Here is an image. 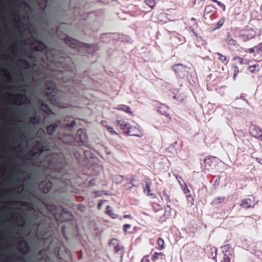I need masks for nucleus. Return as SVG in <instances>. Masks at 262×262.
<instances>
[{
  "label": "nucleus",
  "instance_id": "obj_8",
  "mask_svg": "<svg viewBox=\"0 0 262 262\" xmlns=\"http://www.w3.org/2000/svg\"><path fill=\"white\" fill-rule=\"evenodd\" d=\"M250 133L253 137L258 139L262 136V129L255 125H252L251 126Z\"/></svg>",
  "mask_w": 262,
  "mask_h": 262
},
{
  "label": "nucleus",
  "instance_id": "obj_31",
  "mask_svg": "<svg viewBox=\"0 0 262 262\" xmlns=\"http://www.w3.org/2000/svg\"><path fill=\"white\" fill-rule=\"evenodd\" d=\"M163 192L166 200L167 201L168 203H170L171 200L170 197V192L166 189L164 190Z\"/></svg>",
  "mask_w": 262,
  "mask_h": 262
},
{
  "label": "nucleus",
  "instance_id": "obj_48",
  "mask_svg": "<svg viewBox=\"0 0 262 262\" xmlns=\"http://www.w3.org/2000/svg\"><path fill=\"white\" fill-rule=\"evenodd\" d=\"M20 62L25 66H28L29 62L25 59H20Z\"/></svg>",
  "mask_w": 262,
  "mask_h": 262
},
{
  "label": "nucleus",
  "instance_id": "obj_59",
  "mask_svg": "<svg viewBox=\"0 0 262 262\" xmlns=\"http://www.w3.org/2000/svg\"><path fill=\"white\" fill-rule=\"evenodd\" d=\"M17 111V109L15 107L12 108V112L13 113H15Z\"/></svg>",
  "mask_w": 262,
  "mask_h": 262
},
{
  "label": "nucleus",
  "instance_id": "obj_10",
  "mask_svg": "<svg viewBox=\"0 0 262 262\" xmlns=\"http://www.w3.org/2000/svg\"><path fill=\"white\" fill-rule=\"evenodd\" d=\"M252 198V199L251 198H245L243 200L241 204V206L246 209L251 207H254L255 203L253 201L254 198L253 197Z\"/></svg>",
  "mask_w": 262,
  "mask_h": 262
},
{
  "label": "nucleus",
  "instance_id": "obj_64",
  "mask_svg": "<svg viewBox=\"0 0 262 262\" xmlns=\"http://www.w3.org/2000/svg\"><path fill=\"white\" fill-rule=\"evenodd\" d=\"M213 259H214V260H216V257H215V256H214Z\"/></svg>",
  "mask_w": 262,
  "mask_h": 262
},
{
  "label": "nucleus",
  "instance_id": "obj_4",
  "mask_svg": "<svg viewBox=\"0 0 262 262\" xmlns=\"http://www.w3.org/2000/svg\"><path fill=\"white\" fill-rule=\"evenodd\" d=\"M109 244L113 246L115 253L120 255L122 258L124 254V248L119 244V241L116 238H113L110 241Z\"/></svg>",
  "mask_w": 262,
  "mask_h": 262
},
{
  "label": "nucleus",
  "instance_id": "obj_38",
  "mask_svg": "<svg viewBox=\"0 0 262 262\" xmlns=\"http://www.w3.org/2000/svg\"><path fill=\"white\" fill-rule=\"evenodd\" d=\"M214 179H215V182L214 183V186H218L220 184L221 178L219 176H214Z\"/></svg>",
  "mask_w": 262,
  "mask_h": 262
},
{
  "label": "nucleus",
  "instance_id": "obj_39",
  "mask_svg": "<svg viewBox=\"0 0 262 262\" xmlns=\"http://www.w3.org/2000/svg\"><path fill=\"white\" fill-rule=\"evenodd\" d=\"M214 3H216L217 4V5L223 9V10H225V5L222 2L218 1L217 0H214Z\"/></svg>",
  "mask_w": 262,
  "mask_h": 262
},
{
  "label": "nucleus",
  "instance_id": "obj_42",
  "mask_svg": "<svg viewBox=\"0 0 262 262\" xmlns=\"http://www.w3.org/2000/svg\"><path fill=\"white\" fill-rule=\"evenodd\" d=\"M234 60L238 59V61H239V62L241 64H244L245 59H244V58H243L242 57H240L238 56H235V57L234 58Z\"/></svg>",
  "mask_w": 262,
  "mask_h": 262
},
{
  "label": "nucleus",
  "instance_id": "obj_6",
  "mask_svg": "<svg viewBox=\"0 0 262 262\" xmlns=\"http://www.w3.org/2000/svg\"><path fill=\"white\" fill-rule=\"evenodd\" d=\"M35 148L37 149V151L33 152V155H40L43 151L49 150V146L48 145H45L42 141H38L35 145Z\"/></svg>",
  "mask_w": 262,
  "mask_h": 262
},
{
  "label": "nucleus",
  "instance_id": "obj_58",
  "mask_svg": "<svg viewBox=\"0 0 262 262\" xmlns=\"http://www.w3.org/2000/svg\"><path fill=\"white\" fill-rule=\"evenodd\" d=\"M191 20L193 21L194 23V25H195V27H197L198 26V25H197V23L195 22V19L194 18H191Z\"/></svg>",
  "mask_w": 262,
  "mask_h": 262
},
{
  "label": "nucleus",
  "instance_id": "obj_46",
  "mask_svg": "<svg viewBox=\"0 0 262 262\" xmlns=\"http://www.w3.org/2000/svg\"><path fill=\"white\" fill-rule=\"evenodd\" d=\"M130 227H131V226L130 224H126L123 225V229L124 231H125L126 232L127 231V229H130Z\"/></svg>",
  "mask_w": 262,
  "mask_h": 262
},
{
  "label": "nucleus",
  "instance_id": "obj_33",
  "mask_svg": "<svg viewBox=\"0 0 262 262\" xmlns=\"http://www.w3.org/2000/svg\"><path fill=\"white\" fill-rule=\"evenodd\" d=\"M105 128L107 129V130L112 135H118L117 133L114 130V128L110 126L109 125H105Z\"/></svg>",
  "mask_w": 262,
  "mask_h": 262
},
{
  "label": "nucleus",
  "instance_id": "obj_28",
  "mask_svg": "<svg viewBox=\"0 0 262 262\" xmlns=\"http://www.w3.org/2000/svg\"><path fill=\"white\" fill-rule=\"evenodd\" d=\"M157 244L159 246V250H163L164 248V241L162 238L159 237L158 238Z\"/></svg>",
  "mask_w": 262,
  "mask_h": 262
},
{
  "label": "nucleus",
  "instance_id": "obj_29",
  "mask_svg": "<svg viewBox=\"0 0 262 262\" xmlns=\"http://www.w3.org/2000/svg\"><path fill=\"white\" fill-rule=\"evenodd\" d=\"M216 54L219 56V59L221 60L225 64H227L229 62V60L226 56L218 53H217Z\"/></svg>",
  "mask_w": 262,
  "mask_h": 262
},
{
  "label": "nucleus",
  "instance_id": "obj_9",
  "mask_svg": "<svg viewBox=\"0 0 262 262\" xmlns=\"http://www.w3.org/2000/svg\"><path fill=\"white\" fill-rule=\"evenodd\" d=\"M143 188L144 190V192H147V194L150 196L155 195V194L151 193L150 190V185L151 184V181L149 178L145 179L143 181Z\"/></svg>",
  "mask_w": 262,
  "mask_h": 262
},
{
  "label": "nucleus",
  "instance_id": "obj_52",
  "mask_svg": "<svg viewBox=\"0 0 262 262\" xmlns=\"http://www.w3.org/2000/svg\"><path fill=\"white\" fill-rule=\"evenodd\" d=\"M248 50H249V52L250 53H255V47H254L253 48H252L249 49Z\"/></svg>",
  "mask_w": 262,
  "mask_h": 262
},
{
  "label": "nucleus",
  "instance_id": "obj_25",
  "mask_svg": "<svg viewBox=\"0 0 262 262\" xmlns=\"http://www.w3.org/2000/svg\"><path fill=\"white\" fill-rule=\"evenodd\" d=\"M227 41L229 44L232 45H235L236 43V41L232 38L231 34L229 32L227 33Z\"/></svg>",
  "mask_w": 262,
  "mask_h": 262
},
{
  "label": "nucleus",
  "instance_id": "obj_36",
  "mask_svg": "<svg viewBox=\"0 0 262 262\" xmlns=\"http://www.w3.org/2000/svg\"><path fill=\"white\" fill-rule=\"evenodd\" d=\"M254 47L256 53H260V52H262V42Z\"/></svg>",
  "mask_w": 262,
  "mask_h": 262
},
{
  "label": "nucleus",
  "instance_id": "obj_30",
  "mask_svg": "<svg viewBox=\"0 0 262 262\" xmlns=\"http://www.w3.org/2000/svg\"><path fill=\"white\" fill-rule=\"evenodd\" d=\"M144 3L152 9L155 7L156 4L155 0H145Z\"/></svg>",
  "mask_w": 262,
  "mask_h": 262
},
{
  "label": "nucleus",
  "instance_id": "obj_45",
  "mask_svg": "<svg viewBox=\"0 0 262 262\" xmlns=\"http://www.w3.org/2000/svg\"><path fill=\"white\" fill-rule=\"evenodd\" d=\"M82 133V131L81 130H78L77 132V136L79 135V137L78 138V141L82 142V138L81 137Z\"/></svg>",
  "mask_w": 262,
  "mask_h": 262
},
{
  "label": "nucleus",
  "instance_id": "obj_40",
  "mask_svg": "<svg viewBox=\"0 0 262 262\" xmlns=\"http://www.w3.org/2000/svg\"><path fill=\"white\" fill-rule=\"evenodd\" d=\"M233 68L234 69V73L233 76V79H235V77L237 76V74L239 72L238 68L236 66H234Z\"/></svg>",
  "mask_w": 262,
  "mask_h": 262
},
{
  "label": "nucleus",
  "instance_id": "obj_3",
  "mask_svg": "<svg viewBox=\"0 0 262 262\" xmlns=\"http://www.w3.org/2000/svg\"><path fill=\"white\" fill-rule=\"evenodd\" d=\"M48 210L53 214L55 219L58 222H62L61 217L62 208L53 204H48L46 206Z\"/></svg>",
  "mask_w": 262,
  "mask_h": 262
},
{
  "label": "nucleus",
  "instance_id": "obj_11",
  "mask_svg": "<svg viewBox=\"0 0 262 262\" xmlns=\"http://www.w3.org/2000/svg\"><path fill=\"white\" fill-rule=\"evenodd\" d=\"M115 109L118 111H123L127 114H128L131 116H134V114L133 112L131 110V108L128 106L124 104H120L117 105Z\"/></svg>",
  "mask_w": 262,
  "mask_h": 262
},
{
  "label": "nucleus",
  "instance_id": "obj_44",
  "mask_svg": "<svg viewBox=\"0 0 262 262\" xmlns=\"http://www.w3.org/2000/svg\"><path fill=\"white\" fill-rule=\"evenodd\" d=\"M69 190L68 186L66 185V187L61 188L58 190V192L59 193L65 192Z\"/></svg>",
  "mask_w": 262,
  "mask_h": 262
},
{
  "label": "nucleus",
  "instance_id": "obj_63",
  "mask_svg": "<svg viewBox=\"0 0 262 262\" xmlns=\"http://www.w3.org/2000/svg\"><path fill=\"white\" fill-rule=\"evenodd\" d=\"M259 140H260L261 141H262V135L261 136V137H260V138H259Z\"/></svg>",
  "mask_w": 262,
  "mask_h": 262
},
{
  "label": "nucleus",
  "instance_id": "obj_24",
  "mask_svg": "<svg viewBox=\"0 0 262 262\" xmlns=\"http://www.w3.org/2000/svg\"><path fill=\"white\" fill-rule=\"evenodd\" d=\"M251 73H254L255 71H258L260 70L259 66L258 64H255L252 66H249L247 68Z\"/></svg>",
  "mask_w": 262,
  "mask_h": 262
},
{
  "label": "nucleus",
  "instance_id": "obj_12",
  "mask_svg": "<svg viewBox=\"0 0 262 262\" xmlns=\"http://www.w3.org/2000/svg\"><path fill=\"white\" fill-rule=\"evenodd\" d=\"M46 220L43 219L41 220V222L38 225V230L39 232H41L42 233H45L49 231V228L51 227L50 223H48L47 225H46V228L45 229L42 230V227L44 226V224H46Z\"/></svg>",
  "mask_w": 262,
  "mask_h": 262
},
{
  "label": "nucleus",
  "instance_id": "obj_17",
  "mask_svg": "<svg viewBox=\"0 0 262 262\" xmlns=\"http://www.w3.org/2000/svg\"><path fill=\"white\" fill-rule=\"evenodd\" d=\"M183 184H182L181 182H180V181L179 180V183L180 184V185L181 186V187L183 189L184 193L186 194V195H188V194H191L190 190L189 189L187 184L186 183H185L183 181Z\"/></svg>",
  "mask_w": 262,
  "mask_h": 262
},
{
  "label": "nucleus",
  "instance_id": "obj_41",
  "mask_svg": "<svg viewBox=\"0 0 262 262\" xmlns=\"http://www.w3.org/2000/svg\"><path fill=\"white\" fill-rule=\"evenodd\" d=\"M76 124V122L74 120H72L70 123H66L65 126L67 127H74Z\"/></svg>",
  "mask_w": 262,
  "mask_h": 262
},
{
  "label": "nucleus",
  "instance_id": "obj_47",
  "mask_svg": "<svg viewBox=\"0 0 262 262\" xmlns=\"http://www.w3.org/2000/svg\"><path fill=\"white\" fill-rule=\"evenodd\" d=\"M148 255H146L145 256H144L142 259H141V262H149V259L148 258Z\"/></svg>",
  "mask_w": 262,
  "mask_h": 262
},
{
  "label": "nucleus",
  "instance_id": "obj_43",
  "mask_svg": "<svg viewBox=\"0 0 262 262\" xmlns=\"http://www.w3.org/2000/svg\"><path fill=\"white\" fill-rule=\"evenodd\" d=\"M16 99H18L19 100H22L23 98L25 97V95L21 94H17L14 95Z\"/></svg>",
  "mask_w": 262,
  "mask_h": 262
},
{
  "label": "nucleus",
  "instance_id": "obj_27",
  "mask_svg": "<svg viewBox=\"0 0 262 262\" xmlns=\"http://www.w3.org/2000/svg\"><path fill=\"white\" fill-rule=\"evenodd\" d=\"M186 199H187V204L190 206H192L194 205V198L191 196V194H188L186 195Z\"/></svg>",
  "mask_w": 262,
  "mask_h": 262
},
{
  "label": "nucleus",
  "instance_id": "obj_56",
  "mask_svg": "<svg viewBox=\"0 0 262 262\" xmlns=\"http://www.w3.org/2000/svg\"><path fill=\"white\" fill-rule=\"evenodd\" d=\"M250 61L246 59H245L244 64H248L249 63Z\"/></svg>",
  "mask_w": 262,
  "mask_h": 262
},
{
  "label": "nucleus",
  "instance_id": "obj_26",
  "mask_svg": "<svg viewBox=\"0 0 262 262\" xmlns=\"http://www.w3.org/2000/svg\"><path fill=\"white\" fill-rule=\"evenodd\" d=\"M135 179L133 178L131 180H130L129 181L126 182L124 185V186L126 189H129L132 188L134 186V184H133V181H134Z\"/></svg>",
  "mask_w": 262,
  "mask_h": 262
},
{
  "label": "nucleus",
  "instance_id": "obj_2",
  "mask_svg": "<svg viewBox=\"0 0 262 262\" xmlns=\"http://www.w3.org/2000/svg\"><path fill=\"white\" fill-rule=\"evenodd\" d=\"M64 42L70 47L74 49H78V51L80 52V48H90L91 45L89 43H85L78 40L72 38L70 36H66L63 39Z\"/></svg>",
  "mask_w": 262,
  "mask_h": 262
},
{
  "label": "nucleus",
  "instance_id": "obj_34",
  "mask_svg": "<svg viewBox=\"0 0 262 262\" xmlns=\"http://www.w3.org/2000/svg\"><path fill=\"white\" fill-rule=\"evenodd\" d=\"M163 253L162 252H155L152 256L151 260L154 261L157 260L159 258V256H162Z\"/></svg>",
  "mask_w": 262,
  "mask_h": 262
},
{
  "label": "nucleus",
  "instance_id": "obj_35",
  "mask_svg": "<svg viewBox=\"0 0 262 262\" xmlns=\"http://www.w3.org/2000/svg\"><path fill=\"white\" fill-rule=\"evenodd\" d=\"M210 163H212V161L210 158L207 159H205L204 160V164H205V168L207 169H209V168L211 167V164Z\"/></svg>",
  "mask_w": 262,
  "mask_h": 262
},
{
  "label": "nucleus",
  "instance_id": "obj_32",
  "mask_svg": "<svg viewBox=\"0 0 262 262\" xmlns=\"http://www.w3.org/2000/svg\"><path fill=\"white\" fill-rule=\"evenodd\" d=\"M182 64H178L174 65L172 66V70L174 71V73L177 74H178L179 73V72L180 70L179 69L180 67L182 68Z\"/></svg>",
  "mask_w": 262,
  "mask_h": 262
},
{
  "label": "nucleus",
  "instance_id": "obj_5",
  "mask_svg": "<svg viewBox=\"0 0 262 262\" xmlns=\"http://www.w3.org/2000/svg\"><path fill=\"white\" fill-rule=\"evenodd\" d=\"M125 133L129 136H136L138 137H141L143 136V134L140 129L139 126H132L129 125L127 130L125 131Z\"/></svg>",
  "mask_w": 262,
  "mask_h": 262
},
{
  "label": "nucleus",
  "instance_id": "obj_51",
  "mask_svg": "<svg viewBox=\"0 0 262 262\" xmlns=\"http://www.w3.org/2000/svg\"><path fill=\"white\" fill-rule=\"evenodd\" d=\"M62 233L63 235L65 237V238L66 239H67V236L66 234L64 227H62Z\"/></svg>",
  "mask_w": 262,
  "mask_h": 262
},
{
  "label": "nucleus",
  "instance_id": "obj_54",
  "mask_svg": "<svg viewBox=\"0 0 262 262\" xmlns=\"http://www.w3.org/2000/svg\"><path fill=\"white\" fill-rule=\"evenodd\" d=\"M256 161L262 164V158H256Z\"/></svg>",
  "mask_w": 262,
  "mask_h": 262
},
{
  "label": "nucleus",
  "instance_id": "obj_49",
  "mask_svg": "<svg viewBox=\"0 0 262 262\" xmlns=\"http://www.w3.org/2000/svg\"><path fill=\"white\" fill-rule=\"evenodd\" d=\"M224 261L225 262H230V258L229 256V255L224 256Z\"/></svg>",
  "mask_w": 262,
  "mask_h": 262
},
{
  "label": "nucleus",
  "instance_id": "obj_21",
  "mask_svg": "<svg viewBox=\"0 0 262 262\" xmlns=\"http://www.w3.org/2000/svg\"><path fill=\"white\" fill-rule=\"evenodd\" d=\"M222 249H223V252L224 253V256L231 255V253L233 252V250L232 249H231L230 251L229 250V246L228 245H225L224 247H222Z\"/></svg>",
  "mask_w": 262,
  "mask_h": 262
},
{
  "label": "nucleus",
  "instance_id": "obj_55",
  "mask_svg": "<svg viewBox=\"0 0 262 262\" xmlns=\"http://www.w3.org/2000/svg\"><path fill=\"white\" fill-rule=\"evenodd\" d=\"M207 89L209 91H211L212 90V86L210 85H209L208 84H207Z\"/></svg>",
  "mask_w": 262,
  "mask_h": 262
},
{
  "label": "nucleus",
  "instance_id": "obj_20",
  "mask_svg": "<svg viewBox=\"0 0 262 262\" xmlns=\"http://www.w3.org/2000/svg\"><path fill=\"white\" fill-rule=\"evenodd\" d=\"M40 109L47 114H49L51 112V110L49 106L43 102L41 103Z\"/></svg>",
  "mask_w": 262,
  "mask_h": 262
},
{
  "label": "nucleus",
  "instance_id": "obj_7",
  "mask_svg": "<svg viewBox=\"0 0 262 262\" xmlns=\"http://www.w3.org/2000/svg\"><path fill=\"white\" fill-rule=\"evenodd\" d=\"M33 41L30 43L33 47L35 51L42 52L46 50L48 48L46 45L42 41L37 40L35 38H32Z\"/></svg>",
  "mask_w": 262,
  "mask_h": 262
},
{
  "label": "nucleus",
  "instance_id": "obj_61",
  "mask_svg": "<svg viewBox=\"0 0 262 262\" xmlns=\"http://www.w3.org/2000/svg\"><path fill=\"white\" fill-rule=\"evenodd\" d=\"M9 232H10V233H13V232H14V231H13V228H11H11H10V229H9Z\"/></svg>",
  "mask_w": 262,
  "mask_h": 262
},
{
  "label": "nucleus",
  "instance_id": "obj_15",
  "mask_svg": "<svg viewBox=\"0 0 262 262\" xmlns=\"http://www.w3.org/2000/svg\"><path fill=\"white\" fill-rule=\"evenodd\" d=\"M213 11V6L211 5H208L207 6L205 9L204 10V17L206 18L208 17H211V16L213 15V13H211L210 15V13L212 12Z\"/></svg>",
  "mask_w": 262,
  "mask_h": 262
},
{
  "label": "nucleus",
  "instance_id": "obj_1",
  "mask_svg": "<svg viewBox=\"0 0 262 262\" xmlns=\"http://www.w3.org/2000/svg\"><path fill=\"white\" fill-rule=\"evenodd\" d=\"M46 88L48 90H51L50 95L47 94L50 98L51 103L55 106H60V99L57 96L56 86L55 83L52 81H48L46 83Z\"/></svg>",
  "mask_w": 262,
  "mask_h": 262
},
{
  "label": "nucleus",
  "instance_id": "obj_14",
  "mask_svg": "<svg viewBox=\"0 0 262 262\" xmlns=\"http://www.w3.org/2000/svg\"><path fill=\"white\" fill-rule=\"evenodd\" d=\"M42 191L45 193H48L52 187V183L51 182H42L40 185Z\"/></svg>",
  "mask_w": 262,
  "mask_h": 262
},
{
  "label": "nucleus",
  "instance_id": "obj_53",
  "mask_svg": "<svg viewBox=\"0 0 262 262\" xmlns=\"http://www.w3.org/2000/svg\"><path fill=\"white\" fill-rule=\"evenodd\" d=\"M123 217L124 218H129V219H132V216H131V215L130 214H125L123 215Z\"/></svg>",
  "mask_w": 262,
  "mask_h": 262
},
{
  "label": "nucleus",
  "instance_id": "obj_13",
  "mask_svg": "<svg viewBox=\"0 0 262 262\" xmlns=\"http://www.w3.org/2000/svg\"><path fill=\"white\" fill-rule=\"evenodd\" d=\"M116 123L120 126L121 130L125 131L127 130L130 124L123 119H117Z\"/></svg>",
  "mask_w": 262,
  "mask_h": 262
},
{
  "label": "nucleus",
  "instance_id": "obj_22",
  "mask_svg": "<svg viewBox=\"0 0 262 262\" xmlns=\"http://www.w3.org/2000/svg\"><path fill=\"white\" fill-rule=\"evenodd\" d=\"M106 213L113 219H115L117 217V215L113 212L112 207L108 205L106 206Z\"/></svg>",
  "mask_w": 262,
  "mask_h": 262
},
{
  "label": "nucleus",
  "instance_id": "obj_23",
  "mask_svg": "<svg viewBox=\"0 0 262 262\" xmlns=\"http://www.w3.org/2000/svg\"><path fill=\"white\" fill-rule=\"evenodd\" d=\"M225 23L224 17L221 18L219 21L214 26V30L220 29Z\"/></svg>",
  "mask_w": 262,
  "mask_h": 262
},
{
  "label": "nucleus",
  "instance_id": "obj_50",
  "mask_svg": "<svg viewBox=\"0 0 262 262\" xmlns=\"http://www.w3.org/2000/svg\"><path fill=\"white\" fill-rule=\"evenodd\" d=\"M190 29L191 30V31L193 32V33L196 36H198V34L196 33V32L195 31V29L193 27L191 26L190 27Z\"/></svg>",
  "mask_w": 262,
  "mask_h": 262
},
{
  "label": "nucleus",
  "instance_id": "obj_19",
  "mask_svg": "<svg viewBox=\"0 0 262 262\" xmlns=\"http://www.w3.org/2000/svg\"><path fill=\"white\" fill-rule=\"evenodd\" d=\"M60 75L59 76H57V78L62 80L63 82H68L70 81V79L65 78L64 76L66 75H68L69 72L64 71H60Z\"/></svg>",
  "mask_w": 262,
  "mask_h": 262
},
{
  "label": "nucleus",
  "instance_id": "obj_57",
  "mask_svg": "<svg viewBox=\"0 0 262 262\" xmlns=\"http://www.w3.org/2000/svg\"><path fill=\"white\" fill-rule=\"evenodd\" d=\"M78 209L82 210V208H84V206L82 204H80L78 205Z\"/></svg>",
  "mask_w": 262,
  "mask_h": 262
},
{
  "label": "nucleus",
  "instance_id": "obj_62",
  "mask_svg": "<svg viewBox=\"0 0 262 262\" xmlns=\"http://www.w3.org/2000/svg\"><path fill=\"white\" fill-rule=\"evenodd\" d=\"M101 203H99V204H98V208H100V207H101Z\"/></svg>",
  "mask_w": 262,
  "mask_h": 262
},
{
  "label": "nucleus",
  "instance_id": "obj_37",
  "mask_svg": "<svg viewBox=\"0 0 262 262\" xmlns=\"http://www.w3.org/2000/svg\"><path fill=\"white\" fill-rule=\"evenodd\" d=\"M224 197H217V198L214 199V204L221 203L224 201Z\"/></svg>",
  "mask_w": 262,
  "mask_h": 262
},
{
  "label": "nucleus",
  "instance_id": "obj_18",
  "mask_svg": "<svg viewBox=\"0 0 262 262\" xmlns=\"http://www.w3.org/2000/svg\"><path fill=\"white\" fill-rule=\"evenodd\" d=\"M41 117L39 115L32 116L30 118V121L33 124H37L40 123Z\"/></svg>",
  "mask_w": 262,
  "mask_h": 262
},
{
  "label": "nucleus",
  "instance_id": "obj_60",
  "mask_svg": "<svg viewBox=\"0 0 262 262\" xmlns=\"http://www.w3.org/2000/svg\"><path fill=\"white\" fill-rule=\"evenodd\" d=\"M256 255L260 258V256L261 255V253L260 252H259L257 254H256Z\"/></svg>",
  "mask_w": 262,
  "mask_h": 262
},
{
  "label": "nucleus",
  "instance_id": "obj_16",
  "mask_svg": "<svg viewBox=\"0 0 262 262\" xmlns=\"http://www.w3.org/2000/svg\"><path fill=\"white\" fill-rule=\"evenodd\" d=\"M57 127V125L56 124H51L47 126L46 127L47 134L49 135H52L55 131Z\"/></svg>",
  "mask_w": 262,
  "mask_h": 262
}]
</instances>
